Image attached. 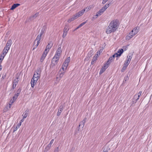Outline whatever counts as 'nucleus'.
Wrapping results in <instances>:
<instances>
[{
	"mask_svg": "<svg viewBox=\"0 0 152 152\" xmlns=\"http://www.w3.org/2000/svg\"><path fill=\"white\" fill-rule=\"evenodd\" d=\"M119 25V22L118 20H113L110 22L107 27L106 33L108 34L115 32L118 28Z\"/></svg>",
	"mask_w": 152,
	"mask_h": 152,
	"instance_id": "obj_1",
	"label": "nucleus"
},
{
	"mask_svg": "<svg viewBox=\"0 0 152 152\" xmlns=\"http://www.w3.org/2000/svg\"><path fill=\"white\" fill-rule=\"evenodd\" d=\"M59 58L55 56H54L52 59L51 63L50 64V68L51 69H54L55 66H57Z\"/></svg>",
	"mask_w": 152,
	"mask_h": 152,
	"instance_id": "obj_2",
	"label": "nucleus"
},
{
	"mask_svg": "<svg viewBox=\"0 0 152 152\" xmlns=\"http://www.w3.org/2000/svg\"><path fill=\"white\" fill-rule=\"evenodd\" d=\"M42 37V36H41V35L39 34L37 35L36 39L34 40V46L33 50H34L38 46L40 42V40L41 39Z\"/></svg>",
	"mask_w": 152,
	"mask_h": 152,
	"instance_id": "obj_3",
	"label": "nucleus"
},
{
	"mask_svg": "<svg viewBox=\"0 0 152 152\" xmlns=\"http://www.w3.org/2000/svg\"><path fill=\"white\" fill-rule=\"evenodd\" d=\"M139 28L137 26L135 27L129 33L130 35H133L134 36L135 34H137L139 31Z\"/></svg>",
	"mask_w": 152,
	"mask_h": 152,
	"instance_id": "obj_4",
	"label": "nucleus"
},
{
	"mask_svg": "<svg viewBox=\"0 0 152 152\" xmlns=\"http://www.w3.org/2000/svg\"><path fill=\"white\" fill-rule=\"evenodd\" d=\"M18 77H16L13 80V85L12 86V88L14 89L16 87L17 85L18 84L19 80H18Z\"/></svg>",
	"mask_w": 152,
	"mask_h": 152,
	"instance_id": "obj_5",
	"label": "nucleus"
},
{
	"mask_svg": "<svg viewBox=\"0 0 152 152\" xmlns=\"http://www.w3.org/2000/svg\"><path fill=\"white\" fill-rule=\"evenodd\" d=\"M61 52L62 51L61 47H59L57 49V50L56 51V53L54 56L60 58V54L61 53Z\"/></svg>",
	"mask_w": 152,
	"mask_h": 152,
	"instance_id": "obj_6",
	"label": "nucleus"
},
{
	"mask_svg": "<svg viewBox=\"0 0 152 152\" xmlns=\"http://www.w3.org/2000/svg\"><path fill=\"white\" fill-rule=\"evenodd\" d=\"M142 93V91H139L137 94L135 95L133 97V99L138 100L139 99L140 97L141 96Z\"/></svg>",
	"mask_w": 152,
	"mask_h": 152,
	"instance_id": "obj_7",
	"label": "nucleus"
},
{
	"mask_svg": "<svg viewBox=\"0 0 152 152\" xmlns=\"http://www.w3.org/2000/svg\"><path fill=\"white\" fill-rule=\"evenodd\" d=\"M12 43V40L11 39H9L7 42L6 46L5 47H6V49L7 50V51L10 49Z\"/></svg>",
	"mask_w": 152,
	"mask_h": 152,
	"instance_id": "obj_8",
	"label": "nucleus"
},
{
	"mask_svg": "<svg viewBox=\"0 0 152 152\" xmlns=\"http://www.w3.org/2000/svg\"><path fill=\"white\" fill-rule=\"evenodd\" d=\"M52 45L53 44H52L51 42H50L48 43V45L47 46L46 48L44 51L48 53L49 51V49L52 47Z\"/></svg>",
	"mask_w": 152,
	"mask_h": 152,
	"instance_id": "obj_9",
	"label": "nucleus"
},
{
	"mask_svg": "<svg viewBox=\"0 0 152 152\" xmlns=\"http://www.w3.org/2000/svg\"><path fill=\"white\" fill-rule=\"evenodd\" d=\"M6 47L4 48L2 51V53L0 55V57H4L8 51H7V50L6 49Z\"/></svg>",
	"mask_w": 152,
	"mask_h": 152,
	"instance_id": "obj_10",
	"label": "nucleus"
},
{
	"mask_svg": "<svg viewBox=\"0 0 152 152\" xmlns=\"http://www.w3.org/2000/svg\"><path fill=\"white\" fill-rule=\"evenodd\" d=\"M85 9H83L81 11H80L78 13L75 14V16L76 15H77V18L78 17L82 15L83 14V13L85 11Z\"/></svg>",
	"mask_w": 152,
	"mask_h": 152,
	"instance_id": "obj_11",
	"label": "nucleus"
},
{
	"mask_svg": "<svg viewBox=\"0 0 152 152\" xmlns=\"http://www.w3.org/2000/svg\"><path fill=\"white\" fill-rule=\"evenodd\" d=\"M47 52H46L45 51H44V52L43 53V54L42 55V56L41 57L40 61L42 62L43 61L44 59L45 58V57L46 56L47 54Z\"/></svg>",
	"mask_w": 152,
	"mask_h": 152,
	"instance_id": "obj_12",
	"label": "nucleus"
},
{
	"mask_svg": "<svg viewBox=\"0 0 152 152\" xmlns=\"http://www.w3.org/2000/svg\"><path fill=\"white\" fill-rule=\"evenodd\" d=\"M86 118H85L80 123L79 126L80 127V126H82V128H83L85 124L86 121Z\"/></svg>",
	"mask_w": 152,
	"mask_h": 152,
	"instance_id": "obj_13",
	"label": "nucleus"
},
{
	"mask_svg": "<svg viewBox=\"0 0 152 152\" xmlns=\"http://www.w3.org/2000/svg\"><path fill=\"white\" fill-rule=\"evenodd\" d=\"M63 105H61L58 110V112L57 113V115L58 116H59L61 114V112L63 110Z\"/></svg>",
	"mask_w": 152,
	"mask_h": 152,
	"instance_id": "obj_14",
	"label": "nucleus"
},
{
	"mask_svg": "<svg viewBox=\"0 0 152 152\" xmlns=\"http://www.w3.org/2000/svg\"><path fill=\"white\" fill-rule=\"evenodd\" d=\"M77 15L75 16V15H74L71 18H69L67 22L68 23H70L72 21H73L75 19L77 18Z\"/></svg>",
	"mask_w": 152,
	"mask_h": 152,
	"instance_id": "obj_15",
	"label": "nucleus"
},
{
	"mask_svg": "<svg viewBox=\"0 0 152 152\" xmlns=\"http://www.w3.org/2000/svg\"><path fill=\"white\" fill-rule=\"evenodd\" d=\"M123 52V49H119L117 53H117V56H118V57L120 56Z\"/></svg>",
	"mask_w": 152,
	"mask_h": 152,
	"instance_id": "obj_16",
	"label": "nucleus"
},
{
	"mask_svg": "<svg viewBox=\"0 0 152 152\" xmlns=\"http://www.w3.org/2000/svg\"><path fill=\"white\" fill-rule=\"evenodd\" d=\"M93 50L92 48L90 49L89 51L88 52V56L89 58L91 57L93 54Z\"/></svg>",
	"mask_w": 152,
	"mask_h": 152,
	"instance_id": "obj_17",
	"label": "nucleus"
},
{
	"mask_svg": "<svg viewBox=\"0 0 152 152\" xmlns=\"http://www.w3.org/2000/svg\"><path fill=\"white\" fill-rule=\"evenodd\" d=\"M20 4H14L11 7L10 10H13L15 9L16 7L18 6H20Z\"/></svg>",
	"mask_w": 152,
	"mask_h": 152,
	"instance_id": "obj_18",
	"label": "nucleus"
},
{
	"mask_svg": "<svg viewBox=\"0 0 152 152\" xmlns=\"http://www.w3.org/2000/svg\"><path fill=\"white\" fill-rule=\"evenodd\" d=\"M38 12L36 13L34 15L30 17V19L32 20L38 16Z\"/></svg>",
	"mask_w": 152,
	"mask_h": 152,
	"instance_id": "obj_19",
	"label": "nucleus"
},
{
	"mask_svg": "<svg viewBox=\"0 0 152 152\" xmlns=\"http://www.w3.org/2000/svg\"><path fill=\"white\" fill-rule=\"evenodd\" d=\"M68 65V64L67 63L64 62L63 65H62V69L63 71H64V69H66L67 66Z\"/></svg>",
	"mask_w": 152,
	"mask_h": 152,
	"instance_id": "obj_20",
	"label": "nucleus"
},
{
	"mask_svg": "<svg viewBox=\"0 0 152 152\" xmlns=\"http://www.w3.org/2000/svg\"><path fill=\"white\" fill-rule=\"evenodd\" d=\"M41 72V70L40 68H38L37 69L36 71L35 72L37 74L39 75L40 76Z\"/></svg>",
	"mask_w": 152,
	"mask_h": 152,
	"instance_id": "obj_21",
	"label": "nucleus"
},
{
	"mask_svg": "<svg viewBox=\"0 0 152 152\" xmlns=\"http://www.w3.org/2000/svg\"><path fill=\"white\" fill-rule=\"evenodd\" d=\"M31 87H32L33 88L35 86V84L34 83V78H32L31 79Z\"/></svg>",
	"mask_w": 152,
	"mask_h": 152,
	"instance_id": "obj_22",
	"label": "nucleus"
},
{
	"mask_svg": "<svg viewBox=\"0 0 152 152\" xmlns=\"http://www.w3.org/2000/svg\"><path fill=\"white\" fill-rule=\"evenodd\" d=\"M51 145L50 144H48L45 148V152H47V151L49 150L50 148V147H51Z\"/></svg>",
	"mask_w": 152,
	"mask_h": 152,
	"instance_id": "obj_23",
	"label": "nucleus"
},
{
	"mask_svg": "<svg viewBox=\"0 0 152 152\" xmlns=\"http://www.w3.org/2000/svg\"><path fill=\"white\" fill-rule=\"evenodd\" d=\"M134 36L133 35H130L129 34L127 35L126 37V40H129L130 39L132 38Z\"/></svg>",
	"mask_w": 152,
	"mask_h": 152,
	"instance_id": "obj_24",
	"label": "nucleus"
},
{
	"mask_svg": "<svg viewBox=\"0 0 152 152\" xmlns=\"http://www.w3.org/2000/svg\"><path fill=\"white\" fill-rule=\"evenodd\" d=\"M114 60V59L113 58L110 57L107 61V63L109 64L111 62H113Z\"/></svg>",
	"mask_w": 152,
	"mask_h": 152,
	"instance_id": "obj_25",
	"label": "nucleus"
},
{
	"mask_svg": "<svg viewBox=\"0 0 152 152\" xmlns=\"http://www.w3.org/2000/svg\"><path fill=\"white\" fill-rule=\"evenodd\" d=\"M21 125V123H20L19 124H18L17 126H16L15 128L13 130V132H14L15 131H16L17 129L19 128Z\"/></svg>",
	"mask_w": 152,
	"mask_h": 152,
	"instance_id": "obj_26",
	"label": "nucleus"
},
{
	"mask_svg": "<svg viewBox=\"0 0 152 152\" xmlns=\"http://www.w3.org/2000/svg\"><path fill=\"white\" fill-rule=\"evenodd\" d=\"M69 26L66 25L65 26V27L63 31L68 32L69 29L68 28Z\"/></svg>",
	"mask_w": 152,
	"mask_h": 152,
	"instance_id": "obj_27",
	"label": "nucleus"
},
{
	"mask_svg": "<svg viewBox=\"0 0 152 152\" xmlns=\"http://www.w3.org/2000/svg\"><path fill=\"white\" fill-rule=\"evenodd\" d=\"M46 29L45 28H43L41 30V32L40 34H39V35L42 36V35L45 33Z\"/></svg>",
	"mask_w": 152,
	"mask_h": 152,
	"instance_id": "obj_28",
	"label": "nucleus"
},
{
	"mask_svg": "<svg viewBox=\"0 0 152 152\" xmlns=\"http://www.w3.org/2000/svg\"><path fill=\"white\" fill-rule=\"evenodd\" d=\"M86 23V21L84 22L79 25L77 28V29H78L79 28L83 26Z\"/></svg>",
	"mask_w": 152,
	"mask_h": 152,
	"instance_id": "obj_29",
	"label": "nucleus"
},
{
	"mask_svg": "<svg viewBox=\"0 0 152 152\" xmlns=\"http://www.w3.org/2000/svg\"><path fill=\"white\" fill-rule=\"evenodd\" d=\"M106 70L105 68H104V67H102L101 69L99 72V74L100 75L102 74Z\"/></svg>",
	"mask_w": 152,
	"mask_h": 152,
	"instance_id": "obj_30",
	"label": "nucleus"
},
{
	"mask_svg": "<svg viewBox=\"0 0 152 152\" xmlns=\"http://www.w3.org/2000/svg\"><path fill=\"white\" fill-rule=\"evenodd\" d=\"M103 13L102 12L100 11L99 10L96 13L95 16L96 17V18L99 16L101 15Z\"/></svg>",
	"mask_w": 152,
	"mask_h": 152,
	"instance_id": "obj_31",
	"label": "nucleus"
},
{
	"mask_svg": "<svg viewBox=\"0 0 152 152\" xmlns=\"http://www.w3.org/2000/svg\"><path fill=\"white\" fill-rule=\"evenodd\" d=\"M40 76L39 75L37 74L36 73H34V74L33 75V77H36V78H40Z\"/></svg>",
	"mask_w": 152,
	"mask_h": 152,
	"instance_id": "obj_32",
	"label": "nucleus"
},
{
	"mask_svg": "<svg viewBox=\"0 0 152 152\" xmlns=\"http://www.w3.org/2000/svg\"><path fill=\"white\" fill-rule=\"evenodd\" d=\"M70 57H68L67 58V59L65 60L64 62L67 63L68 64L69 62L70 61Z\"/></svg>",
	"mask_w": 152,
	"mask_h": 152,
	"instance_id": "obj_33",
	"label": "nucleus"
},
{
	"mask_svg": "<svg viewBox=\"0 0 152 152\" xmlns=\"http://www.w3.org/2000/svg\"><path fill=\"white\" fill-rule=\"evenodd\" d=\"M59 146L55 148L54 149L53 152H58L59 150Z\"/></svg>",
	"mask_w": 152,
	"mask_h": 152,
	"instance_id": "obj_34",
	"label": "nucleus"
},
{
	"mask_svg": "<svg viewBox=\"0 0 152 152\" xmlns=\"http://www.w3.org/2000/svg\"><path fill=\"white\" fill-rule=\"evenodd\" d=\"M68 32L63 31V34L62 37L63 38H64L66 37V36L67 35Z\"/></svg>",
	"mask_w": 152,
	"mask_h": 152,
	"instance_id": "obj_35",
	"label": "nucleus"
},
{
	"mask_svg": "<svg viewBox=\"0 0 152 152\" xmlns=\"http://www.w3.org/2000/svg\"><path fill=\"white\" fill-rule=\"evenodd\" d=\"M19 95V94H15L14 96L13 97V98L14 100H16Z\"/></svg>",
	"mask_w": 152,
	"mask_h": 152,
	"instance_id": "obj_36",
	"label": "nucleus"
},
{
	"mask_svg": "<svg viewBox=\"0 0 152 152\" xmlns=\"http://www.w3.org/2000/svg\"><path fill=\"white\" fill-rule=\"evenodd\" d=\"M64 72H61V73L59 75V76L60 77V79H59L60 80L61 79V78L63 77V76L64 75Z\"/></svg>",
	"mask_w": 152,
	"mask_h": 152,
	"instance_id": "obj_37",
	"label": "nucleus"
},
{
	"mask_svg": "<svg viewBox=\"0 0 152 152\" xmlns=\"http://www.w3.org/2000/svg\"><path fill=\"white\" fill-rule=\"evenodd\" d=\"M129 63H130L127 61H126L124 63V65L126 67H127Z\"/></svg>",
	"mask_w": 152,
	"mask_h": 152,
	"instance_id": "obj_38",
	"label": "nucleus"
},
{
	"mask_svg": "<svg viewBox=\"0 0 152 152\" xmlns=\"http://www.w3.org/2000/svg\"><path fill=\"white\" fill-rule=\"evenodd\" d=\"M109 64H107V63H106V64H105L102 67H104V68H105V69L108 67Z\"/></svg>",
	"mask_w": 152,
	"mask_h": 152,
	"instance_id": "obj_39",
	"label": "nucleus"
},
{
	"mask_svg": "<svg viewBox=\"0 0 152 152\" xmlns=\"http://www.w3.org/2000/svg\"><path fill=\"white\" fill-rule=\"evenodd\" d=\"M132 57V54H130L129 55H128L127 56V58H129L130 59H131V60Z\"/></svg>",
	"mask_w": 152,
	"mask_h": 152,
	"instance_id": "obj_40",
	"label": "nucleus"
},
{
	"mask_svg": "<svg viewBox=\"0 0 152 152\" xmlns=\"http://www.w3.org/2000/svg\"><path fill=\"white\" fill-rule=\"evenodd\" d=\"M115 57H118V56H117V53H116L113 55L111 57L113 58L114 59V58Z\"/></svg>",
	"mask_w": 152,
	"mask_h": 152,
	"instance_id": "obj_41",
	"label": "nucleus"
},
{
	"mask_svg": "<svg viewBox=\"0 0 152 152\" xmlns=\"http://www.w3.org/2000/svg\"><path fill=\"white\" fill-rule=\"evenodd\" d=\"M15 100H14L13 98H12L10 102V103H12V104L14 102V101H15Z\"/></svg>",
	"mask_w": 152,
	"mask_h": 152,
	"instance_id": "obj_42",
	"label": "nucleus"
},
{
	"mask_svg": "<svg viewBox=\"0 0 152 152\" xmlns=\"http://www.w3.org/2000/svg\"><path fill=\"white\" fill-rule=\"evenodd\" d=\"M21 91V89L19 88L17 90V94H20Z\"/></svg>",
	"mask_w": 152,
	"mask_h": 152,
	"instance_id": "obj_43",
	"label": "nucleus"
},
{
	"mask_svg": "<svg viewBox=\"0 0 152 152\" xmlns=\"http://www.w3.org/2000/svg\"><path fill=\"white\" fill-rule=\"evenodd\" d=\"M98 54H97V56H95L94 57L93 60H94V61H95L97 60V57L98 56Z\"/></svg>",
	"mask_w": 152,
	"mask_h": 152,
	"instance_id": "obj_44",
	"label": "nucleus"
},
{
	"mask_svg": "<svg viewBox=\"0 0 152 152\" xmlns=\"http://www.w3.org/2000/svg\"><path fill=\"white\" fill-rule=\"evenodd\" d=\"M126 67H127L124 65L121 71L123 72L124 70H125L126 69Z\"/></svg>",
	"mask_w": 152,
	"mask_h": 152,
	"instance_id": "obj_45",
	"label": "nucleus"
},
{
	"mask_svg": "<svg viewBox=\"0 0 152 152\" xmlns=\"http://www.w3.org/2000/svg\"><path fill=\"white\" fill-rule=\"evenodd\" d=\"M132 104H131V106H134V105L136 103V102H135V101L133 100H132Z\"/></svg>",
	"mask_w": 152,
	"mask_h": 152,
	"instance_id": "obj_46",
	"label": "nucleus"
},
{
	"mask_svg": "<svg viewBox=\"0 0 152 152\" xmlns=\"http://www.w3.org/2000/svg\"><path fill=\"white\" fill-rule=\"evenodd\" d=\"M123 48L125 50H127V46H124L123 47Z\"/></svg>",
	"mask_w": 152,
	"mask_h": 152,
	"instance_id": "obj_47",
	"label": "nucleus"
},
{
	"mask_svg": "<svg viewBox=\"0 0 152 152\" xmlns=\"http://www.w3.org/2000/svg\"><path fill=\"white\" fill-rule=\"evenodd\" d=\"M28 114L26 113H25L24 116L23 117V118H26L27 117V116H28Z\"/></svg>",
	"mask_w": 152,
	"mask_h": 152,
	"instance_id": "obj_48",
	"label": "nucleus"
},
{
	"mask_svg": "<svg viewBox=\"0 0 152 152\" xmlns=\"http://www.w3.org/2000/svg\"><path fill=\"white\" fill-rule=\"evenodd\" d=\"M107 5H105L103 7V8H104V10H106L108 8Z\"/></svg>",
	"mask_w": 152,
	"mask_h": 152,
	"instance_id": "obj_49",
	"label": "nucleus"
},
{
	"mask_svg": "<svg viewBox=\"0 0 152 152\" xmlns=\"http://www.w3.org/2000/svg\"><path fill=\"white\" fill-rule=\"evenodd\" d=\"M108 0H103L102 4H104L108 1Z\"/></svg>",
	"mask_w": 152,
	"mask_h": 152,
	"instance_id": "obj_50",
	"label": "nucleus"
},
{
	"mask_svg": "<svg viewBox=\"0 0 152 152\" xmlns=\"http://www.w3.org/2000/svg\"><path fill=\"white\" fill-rule=\"evenodd\" d=\"M99 10L100 11L103 13L105 11V10L104 9V8L103 7H102Z\"/></svg>",
	"mask_w": 152,
	"mask_h": 152,
	"instance_id": "obj_51",
	"label": "nucleus"
},
{
	"mask_svg": "<svg viewBox=\"0 0 152 152\" xmlns=\"http://www.w3.org/2000/svg\"><path fill=\"white\" fill-rule=\"evenodd\" d=\"M1 57V58H0V64H1L2 62V61L4 58V57Z\"/></svg>",
	"mask_w": 152,
	"mask_h": 152,
	"instance_id": "obj_52",
	"label": "nucleus"
},
{
	"mask_svg": "<svg viewBox=\"0 0 152 152\" xmlns=\"http://www.w3.org/2000/svg\"><path fill=\"white\" fill-rule=\"evenodd\" d=\"M32 78H34V80H35V81H37L38 80V79H39V78H36V77H33Z\"/></svg>",
	"mask_w": 152,
	"mask_h": 152,
	"instance_id": "obj_53",
	"label": "nucleus"
},
{
	"mask_svg": "<svg viewBox=\"0 0 152 152\" xmlns=\"http://www.w3.org/2000/svg\"><path fill=\"white\" fill-rule=\"evenodd\" d=\"M53 141H54L53 139L51 140L50 143L49 144H50L51 145L52 144V143L53 142Z\"/></svg>",
	"mask_w": 152,
	"mask_h": 152,
	"instance_id": "obj_54",
	"label": "nucleus"
},
{
	"mask_svg": "<svg viewBox=\"0 0 152 152\" xmlns=\"http://www.w3.org/2000/svg\"><path fill=\"white\" fill-rule=\"evenodd\" d=\"M131 60V59H130L129 58H127V60H126V61H127L128 62H129V63H130Z\"/></svg>",
	"mask_w": 152,
	"mask_h": 152,
	"instance_id": "obj_55",
	"label": "nucleus"
},
{
	"mask_svg": "<svg viewBox=\"0 0 152 152\" xmlns=\"http://www.w3.org/2000/svg\"><path fill=\"white\" fill-rule=\"evenodd\" d=\"M28 113H29V110L28 109H26V110L25 111V113L28 114Z\"/></svg>",
	"mask_w": 152,
	"mask_h": 152,
	"instance_id": "obj_56",
	"label": "nucleus"
},
{
	"mask_svg": "<svg viewBox=\"0 0 152 152\" xmlns=\"http://www.w3.org/2000/svg\"><path fill=\"white\" fill-rule=\"evenodd\" d=\"M128 79V77H125L124 79V80H125V81H126Z\"/></svg>",
	"mask_w": 152,
	"mask_h": 152,
	"instance_id": "obj_57",
	"label": "nucleus"
},
{
	"mask_svg": "<svg viewBox=\"0 0 152 152\" xmlns=\"http://www.w3.org/2000/svg\"><path fill=\"white\" fill-rule=\"evenodd\" d=\"M95 63V61H94V60H92L91 62V64H94Z\"/></svg>",
	"mask_w": 152,
	"mask_h": 152,
	"instance_id": "obj_58",
	"label": "nucleus"
},
{
	"mask_svg": "<svg viewBox=\"0 0 152 152\" xmlns=\"http://www.w3.org/2000/svg\"><path fill=\"white\" fill-rule=\"evenodd\" d=\"M24 118H23L21 120L20 123H21L23 122L24 121Z\"/></svg>",
	"mask_w": 152,
	"mask_h": 152,
	"instance_id": "obj_59",
	"label": "nucleus"
},
{
	"mask_svg": "<svg viewBox=\"0 0 152 152\" xmlns=\"http://www.w3.org/2000/svg\"><path fill=\"white\" fill-rule=\"evenodd\" d=\"M102 51V50H99V54H100V53H101Z\"/></svg>",
	"mask_w": 152,
	"mask_h": 152,
	"instance_id": "obj_60",
	"label": "nucleus"
},
{
	"mask_svg": "<svg viewBox=\"0 0 152 152\" xmlns=\"http://www.w3.org/2000/svg\"><path fill=\"white\" fill-rule=\"evenodd\" d=\"M12 104V103H9V107L10 108H11Z\"/></svg>",
	"mask_w": 152,
	"mask_h": 152,
	"instance_id": "obj_61",
	"label": "nucleus"
},
{
	"mask_svg": "<svg viewBox=\"0 0 152 152\" xmlns=\"http://www.w3.org/2000/svg\"><path fill=\"white\" fill-rule=\"evenodd\" d=\"M110 3L108 4H107L106 5H107V7H109L110 6Z\"/></svg>",
	"mask_w": 152,
	"mask_h": 152,
	"instance_id": "obj_62",
	"label": "nucleus"
},
{
	"mask_svg": "<svg viewBox=\"0 0 152 152\" xmlns=\"http://www.w3.org/2000/svg\"><path fill=\"white\" fill-rule=\"evenodd\" d=\"M86 9H87V11L88 10H90V8L89 7H88V8L87 7V8H86Z\"/></svg>",
	"mask_w": 152,
	"mask_h": 152,
	"instance_id": "obj_63",
	"label": "nucleus"
},
{
	"mask_svg": "<svg viewBox=\"0 0 152 152\" xmlns=\"http://www.w3.org/2000/svg\"><path fill=\"white\" fill-rule=\"evenodd\" d=\"M132 100L134 101H135V102H136L137 101V100L136 99L135 100V99H132Z\"/></svg>",
	"mask_w": 152,
	"mask_h": 152,
	"instance_id": "obj_64",
	"label": "nucleus"
}]
</instances>
